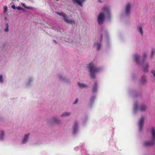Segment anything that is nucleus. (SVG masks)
Instances as JSON below:
<instances>
[{
    "label": "nucleus",
    "mask_w": 155,
    "mask_h": 155,
    "mask_svg": "<svg viewBox=\"0 0 155 155\" xmlns=\"http://www.w3.org/2000/svg\"><path fill=\"white\" fill-rule=\"evenodd\" d=\"M88 120L87 117H86V118L84 119L83 121V124H85V123Z\"/></svg>",
    "instance_id": "7c9ffc66"
},
{
    "label": "nucleus",
    "mask_w": 155,
    "mask_h": 155,
    "mask_svg": "<svg viewBox=\"0 0 155 155\" xmlns=\"http://www.w3.org/2000/svg\"><path fill=\"white\" fill-rule=\"evenodd\" d=\"M137 30L140 34V35L143 36V31L142 27L140 26H138L137 28Z\"/></svg>",
    "instance_id": "4be33fe9"
},
{
    "label": "nucleus",
    "mask_w": 155,
    "mask_h": 155,
    "mask_svg": "<svg viewBox=\"0 0 155 155\" xmlns=\"http://www.w3.org/2000/svg\"><path fill=\"white\" fill-rule=\"evenodd\" d=\"M53 42H54V43H55V44H56V43H57V42H56V41L55 40H53Z\"/></svg>",
    "instance_id": "58836bf2"
},
{
    "label": "nucleus",
    "mask_w": 155,
    "mask_h": 155,
    "mask_svg": "<svg viewBox=\"0 0 155 155\" xmlns=\"http://www.w3.org/2000/svg\"><path fill=\"white\" fill-rule=\"evenodd\" d=\"M5 138V132L4 130L0 131V141H2L4 140Z\"/></svg>",
    "instance_id": "6ab92c4d"
},
{
    "label": "nucleus",
    "mask_w": 155,
    "mask_h": 155,
    "mask_svg": "<svg viewBox=\"0 0 155 155\" xmlns=\"http://www.w3.org/2000/svg\"><path fill=\"white\" fill-rule=\"evenodd\" d=\"M147 106L143 104H141L139 107L138 103L135 102L134 103L133 107V114H136L139 110L141 112H144L147 110Z\"/></svg>",
    "instance_id": "39448f33"
},
{
    "label": "nucleus",
    "mask_w": 155,
    "mask_h": 155,
    "mask_svg": "<svg viewBox=\"0 0 155 155\" xmlns=\"http://www.w3.org/2000/svg\"><path fill=\"white\" fill-rule=\"evenodd\" d=\"M64 21L67 23L72 24L75 23V21L74 20L69 19L67 15L65 14L64 16L63 17Z\"/></svg>",
    "instance_id": "4468645a"
},
{
    "label": "nucleus",
    "mask_w": 155,
    "mask_h": 155,
    "mask_svg": "<svg viewBox=\"0 0 155 155\" xmlns=\"http://www.w3.org/2000/svg\"><path fill=\"white\" fill-rule=\"evenodd\" d=\"M98 89V83L97 82H95L93 85L92 92L95 93L97 92Z\"/></svg>",
    "instance_id": "a211bd4d"
},
{
    "label": "nucleus",
    "mask_w": 155,
    "mask_h": 155,
    "mask_svg": "<svg viewBox=\"0 0 155 155\" xmlns=\"http://www.w3.org/2000/svg\"><path fill=\"white\" fill-rule=\"evenodd\" d=\"M132 79L134 80V78H132Z\"/></svg>",
    "instance_id": "79ce46f5"
},
{
    "label": "nucleus",
    "mask_w": 155,
    "mask_h": 155,
    "mask_svg": "<svg viewBox=\"0 0 155 155\" xmlns=\"http://www.w3.org/2000/svg\"><path fill=\"white\" fill-rule=\"evenodd\" d=\"M96 98L95 96H92L90 99L89 104H92L94 102Z\"/></svg>",
    "instance_id": "5701e85b"
},
{
    "label": "nucleus",
    "mask_w": 155,
    "mask_h": 155,
    "mask_svg": "<svg viewBox=\"0 0 155 155\" xmlns=\"http://www.w3.org/2000/svg\"><path fill=\"white\" fill-rule=\"evenodd\" d=\"M4 79L3 78V76L2 75H0V83L2 84L4 82Z\"/></svg>",
    "instance_id": "cd10ccee"
},
{
    "label": "nucleus",
    "mask_w": 155,
    "mask_h": 155,
    "mask_svg": "<svg viewBox=\"0 0 155 155\" xmlns=\"http://www.w3.org/2000/svg\"><path fill=\"white\" fill-rule=\"evenodd\" d=\"M140 81L142 84H143L146 83V80L145 78V76L144 75H143L141 77Z\"/></svg>",
    "instance_id": "b1692460"
},
{
    "label": "nucleus",
    "mask_w": 155,
    "mask_h": 155,
    "mask_svg": "<svg viewBox=\"0 0 155 155\" xmlns=\"http://www.w3.org/2000/svg\"><path fill=\"white\" fill-rule=\"evenodd\" d=\"M98 1L100 2H101V1H99V0H98Z\"/></svg>",
    "instance_id": "a19ab883"
},
{
    "label": "nucleus",
    "mask_w": 155,
    "mask_h": 155,
    "mask_svg": "<svg viewBox=\"0 0 155 155\" xmlns=\"http://www.w3.org/2000/svg\"><path fill=\"white\" fill-rule=\"evenodd\" d=\"M87 68L89 72L90 76L92 79L95 78L96 74L101 70L100 68L97 67L93 62L89 64Z\"/></svg>",
    "instance_id": "7ed1b4c3"
},
{
    "label": "nucleus",
    "mask_w": 155,
    "mask_h": 155,
    "mask_svg": "<svg viewBox=\"0 0 155 155\" xmlns=\"http://www.w3.org/2000/svg\"><path fill=\"white\" fill-rule=\"evenodd\" d=\"M11 7L12 8L14 9H15L16 8L14 5H12L11 6Z\"/></svg>",
    "instance_id": "c9c22d12"
},
{
    "label": "nucleus",
    "mask_w": 155,
    "mask_h": 155,
    "mask_svg": "<svg viewBox=\"0 0 155 155\" xmlns=\"http://www.w3.org/2000/svg\"><path fill=\"white\" fill-rule=\"evenodd\" d=\"M102 38V36H101L100 40L99 41L96 42L94 44V48H95L97 51L100 50L101 48L102 45L101 43V40Z\"/></svg>",
    "instance_id": "ddd939ff"
},
{
    "label": "nucleus",
    "mask_w": 155,
    "mask_h": 155,
    "mask_svg": "<svg viewBox=\"0 0 155 155\" xmlns=\"http://www.w3.org/2000/svg\"><path fill=\"white\" fill-rule=\"evenodd\" d=\"M4 11L5 12L7 11V8L6 6H4Z\"/></svg>",
    "instance_id": "72a5a7b5"
},
{
    "label": "nucleus",
    "mask_w": 155,
    "mask_h": 155,
    "mask_svg": "<svg viewBox=\"0 0 155 155\" xmlns=\"http://www.w3.org/2000/svg\"><path fill=\"white\" fill-rule=\"evenodd\" d=\"M152 135V140L144 141L143 143V146L146 148H148L152 146L155 141V128L152 127L151 130Z\"/></svg>",
    "instance_id": "20e7f679"
},
{
    "label": "nucleus",
    "mask_w": 155,
    "mask_h": 155,
    "mask_svg": "<svg viewBox=\"0 0 155 155\" xmlns=\"http://www.w3.org/2000/svg\"><path fill=\"white\" fill-rule=\"evenodd\" d=\"M52 28L53 29L57 31L58 32H62L63 31V29H61L57 24L54 23L52 26Z\"/></svg>",
    "instance_id": "dca6fc26"
},
{
    "label": "nucleus",
    "mask_w": 155,
    "mask_h": 155,
    "mask_svg": "<svg viewBox=\"0 0 155 155\" xmlns=\"http://www.w3.org/2000/svg\"><path fill=\"white\" fill-rule=\"evenodd\" d=\"M25 8L28 9H30V10H32L33 8L31 6H28L27 7H25Z\"/></svg>",
    "instance_id": "473e14b6"
},
{
    "label": "nucleus",
    "mask_w": 155,
    "mask_h": 155,
    "mask_svg": "<svg viewBox=\"0 0 155 155\" xmlns=\"http://www.w3.org/2000/svg\"><path fill=\"white\" fill-rule=\"evenodd\" d=\"M31 134L29 133L25 134L23 137L21 141V144H26L29 141Z\"/></svg>",
    "instance_id": "6e6552de"
},
{
    "label": "nucleus",
    "mask_w": 155,
    "mask_h": 155,
    "mask_svg": "<svg viewBox=\"0 0 155 155\" xmlns=\"http://www.w3.org/2000/svg\"><path fill=\"white\" fill-rule=\"evenodd\" d=\"M18 10H21L22 9L19 6L17 7L16 8Z\"/></svg>",
    "instance_id": "f704fd0d"
},
{
    "label": "nucleus",
    "mask_w": 155,
    "mask_h": 155,
    "mask_svg": "<svg viewBox=\"0 0 155 155\" xmlns=\"http://www.w3.org/2000/svg\"><path fill=\"white\" fill-rule=\"evenodd\" d=\"M78 84L79 87L81 89L86 88L87 87L86 84L79 82L78 83Z\"/></svg>",
    "instance_id": "412c9836"
},
{
    "label": "nucleus",
    "mask_w": 155,
    "mask_h": 155,
    "mask_svg": "<svg viewBox=\"0 0 155 155\" xmlns=\"http://www.w3.org/2000/svg\"><path fill=\"white\" fill-rule=\"evenodd\" d=\"M34 80V78L32 76L28 77L26 79L25 83L24 86L26 87H29L32 86V83Z\"/></svg>",
    "instance_id": "423d86ee"
},
{
    "label": "nucleus",
    "mask_w": 155,
    "mask_h": 155,
    "mask_svg": "<svg viewBox=\"0 0 155 155\" xmlns=\"http://www.w3.org/2000/svg\"><path fill=\"white\" fill-rule=\"evenodd\" d=\"M151 73L153 74V76L155 77V69H152L151 70Z\"/></svg>",
    "instance_id": "c85d7f7f"
},
{
    "label": "nucleus",
    "mask_w": 155,
    "mask_h": 155,
    "mask_svg": "<svg viewBox=\"0 0 155 155\" xmlns=\"http://www.w3.org/2000/svg\"><path fill=\"white\" fill-rule=\"evenodd\" d=\"M104 38L105 39L106 44H107L108 43L109 41L108 35L107 32L105 34Z\"/></svg>",
    "instance_id": "393cba45"
},
{
    "label": "nucleus",
    "mask_w": 155,
    "mask_h": 155,
    "mask_svg": "<svg viewBox=\"0 0 155 155\" xmlns=\"http://www.w3.org/2000/svg\"><path fill=\"white\" fill-rule=\"evenodd\" d=\"M155 52V49L152 48L151 51V55L150 56V58L151 59L153 57V55L154 54V53Z\"/></svg>",
    "instance_id": "bb28decb"
},
{
    "label": "nucleus",
    "mask_w": 155,
    "mask_h": 155,
    "mask_svg": "<svg viewBox=\"0 0 155 155\" xmlns=\"http://www.w3.org/2000/svg\"><path fill=\"white\" fill-rule=\"evenodd\" d=\"M102 12L98 15L97 17V22L99 25L102 24L104 19H109L111 17L110 8L109 6H104L101 8Z\"/></svg>",
    "instance_id": "f03ea898"
},
{
    "label": "nucleus",
    "mask_w": 155,
    "mask_h": 155,
    "mask_svg": "<svg viewBox=\"0 0 155 155\" xmlns=\"http://www.w3.org/2000/svg\"><path fill=\"white\" fill-rule=\"evenodd\" d=\"M134 97H136L138 95V94L137 93H134Z\"/></svg>",
    "instance_id": "e433bc0d"
},
{
    "label": "nucleus",
    "mask_w": 155,
    "mask_h": 155,
    "mask_svg": "<svg viewBox=\"0 0 155 155\" xmlns=\"http://www.w3.org/2000/svg\"><path fill=\"white\" fill-rule=\"evenodd\" d=\"M65 14V13H63L57 12V14L58 15H59L60 16H62V17L64 16Z\"/></svg>",
    "instance_id": "c756f323"
},
{
    "label": "nucleus",
    "mask_w": 155,
    "mask_h": 155,
    "mask_svg": "<svg viewBox=\"0 0 155 155\" xmlns=\"http://www.w3.org/2000/svg\"><path fill=\"white\" fill-rule=\"evenodd\" d=\"M78 147H76L75 148V150H76L78 149Z\"/></svg>",
    "instance_id": "ea45409f"
},
{
    "label": "nucleus",
    "mask_w": 155,
    "mask_h": 155,
    "mask_svg": "<svg viewBox=\"0 0 155 155\" xmlns=\"http://www.w3.org/2000/svg\"><path fill=\"white\" fill-rule=\"evenodd\" d=\"M60 123L61 120H59L56 117H52L48 122V123L51 124H58Z\"/></svg>",
    "instance_id": "9d476101"
},
{
    "label": "nucleus",
    "mask_w": 155,
    "mask_h": 155,
    "mask_svg": "<svg viewBox=\"0 0 155 155\" xmlns=\"http://www.w3.org/2000/svg\"><path fill=\"white\" fill-rule=\"evenodd\" d=\"M57 78L61 81L67 83L70 82V79L66 77L63 76L61 74H58L57 75Z\"/></svg>",
    "instance_id": "1a4fd4ad"
},
{
    "label": "nucleus",
    "mask_w": 155,
    "mask_h": 155,
    "mask_svg": "<svg viewBox=\"0 0 155 155\" xmlns=\"http://www.w3.org/2000/svg\"><path fill=\"white\" fill-rule=\"evenodd\" d=\"M71 113L70 112H65L62 113L60 115L61 117H66L70 116Z\"/></svg>",
    "instance_id": "aec40b11"
},
{
    "label": "nucleus",
    "mask_w": 155,
    "mask_h": 155,
    "mask_svg": "<svg viewBox=\"0 0 155 155\" xmlns=\"http://www.w3.org/2000/svg\"><path fill=\"white\" fill-rule=\"evenodd\" d=\"M131 5L130 3H127L125 7V15L127 16L130 15V13Z\"/></svg>",
    "instance_id": "f8f14e48"
},
{
    "label": "nucleus",
    "mask_w": 155,
    "mask_h": 155,
    "mask_svg": "<svg viewBox=\"0 0 155 155\" xmlns=\"http://www.w3.org/2000/svg\"><path fill=\"white\" fill-rule=\"evenodd\" d=\"M146 54L144 53L141 60H140V57L137 54H134L133 56L134 60L135 62L139 66H141L142 69L145 73L148 72V68L149 66V63L146 60Z\"/></svg>",
    "instance_id": "f257e3e1"
},
{
    "label": "nucleus",
    "mask_w": 155,
    "mask_h": 155,
    "mask_svg": "<svg viewBox=\"0 0 155 155\" xmlns=\"http://www.w3.org/2000/svg\"><path fill=\"white\" fill-rule=\"evenodd\" d=\"M73 4H78L80 6L82 7V3L86 0H71Z\"/></svg>",
    "instance_id": "f3484780"
},
{
    "label": "nucleus",
    "mask_w": 155,
    "mask_h": 155,
    "mask_svg": "<svg viewBox=\"0 0 155 155\" xmlns=\"http://www.w3.org/2000/svg\"><path fill=\"white\" fill-rule=\"evenodd\" d=\"M21 5H22L25 8V7H26V6L25 5V4L24 3H22L21 4Z\"/></svg>",
    "instance_id": "4c0bfd02"
},
{
    "label": "nucleus",
    "mask_w": 155,
    "mask_h": 155,
    "mask_svg": "<svg viewBox=\"0 0 155 155\" xmlns=\"http://www.w3.org/2000/svg\"><path fill=\"white\" fill-rule=\"evenodd\" d=\"M4 31L6 32H8L9 31V26L8 23H6L5 24Z\"/></svg>",
    "instance_id": "a878e982"
},
{
    "label": "nucleus",
    "mask_w": 155,
    "mask_h": 155,
    "mask_svg": "<svg viewBox=\"0 0 155 155\" xmlns=\"http://www.w3.org/2000/svg\"><path fill=\"white\" fill-rule=\"evenodd\" d=\"M64 21L67 23L72 24L75 23V21L74 20L69 19L67 15L65 14L64 16L63 17Z\"/></svg>",
    "instance_id": "2eb2a0df"
},
{
    "label": "nucleus",
    "mask_w": 155,
    "mask_h": 155,
    "mask_svg": "<svg viewBox=\"0 0 155 155\" xmlns=\"http://www.w3.org/2000/svg\"><path fill=\"white\" fill-rule=\"evenodd\" d=\"M144 120L145 117L143 116H141L139 121L138 124L139 130L140 131L142 130Z\"/></svg>",
    "instance_id": "9b49d317"
},
{
    "label": "nucleus",
    "mask_w": 155,
    "mask_h": 155,
    "mask_svg": "<svg viewBox=\"0 0 155 155\" xmlns=\"http://www.w3.org/2000/svg\"><path fill=\"white\" fill-rule=\"evenodd\" d=\"M78 98H77L75 101L73 103L74 104H76L78 102Z\"/></svg>",
    "instance_id": "2f4dec72"
},
{
    "label": "nucleus",
    "mask_w": 155,
    "mask_h": 155,
    "mask_svg": "<svg viewBox=\"0 0 155 155\" xmlns=\"http://www.w3.org/2000/svg\"><path fill=\"white\" fill-rule=\"evenodd\" d=\"M79 130V123L77 120L75 121L72 126V134L75 135L77 134Z\"/></svg>",
    "instance_id": "0eeeda50"
}]
</instances>
